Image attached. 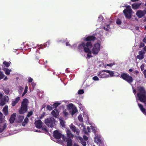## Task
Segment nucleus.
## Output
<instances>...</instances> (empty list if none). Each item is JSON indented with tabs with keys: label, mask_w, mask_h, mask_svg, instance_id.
Returning <instances> with one entry per match:
<instances>
[{
	"label": "nucleus",
	"mask_w": 146,
	"mask_h": 146,
	"mask_svg": "<svg viewBox=\"0 0 146 146\" xmlns=\"http://www.w3.org/2000/svg\"><path fill=\"white\" fill-rule=\"evenodd\" d=\"M138 92L137 94L139 100L141 102L144 103L146 106V91L145 88L141 86L137 88Z\"/></svg>",
	"instance_id": "obj_1"
},
{
	"label": "nucleus",
	"mask_w": 146,
	"mask_h": 146,
	"mask_svg": "<svg viewBox=\"0 0 146 146\" xmlns=\"http://www.w3.org/2000/svg\"><path fill=\"white\" fill-rule=\"evenodd\" d=\"M92 46V43L90 42H87L86 44L84 42H82L79 44L78 46V49L82 50L84 48V50L85 52L87 53V56L88 58L91 57L92 56L90 55L92 54V52L89 49V48H91Z\"/></svg>",
	"instance_id": "obj_2"
},
{
	"label": "nucleus",
	"mask_w": 146,
	"mask_h": 146,
	"mask_svg": "<svg viewBox=\"0 0 146 146\" xmlns=\"http://www.w3.org/2000/svg\"><path fill=\"white\" fill-rule=\"evenodd\" d=\"M28 103L29 101L27 99L25 98L23 100L21 103V108L19 110L20 114H24L27 111Z\"/></svg>",
	"instance_id": "obj_3"
},
{
	"label": "nucleus",
	"mask_w": 146,
	"mask_h": 146,
	"mask_svg": "<svg viewBox=\"0 0 146 146\" xmlns=\"http://www.w3.org/2000/svg\"><path fill=\"white\" fill-rule=\"evenodd\" d=\"M120 78L129 84L132 83L133 81L132 77L127 73H123L121 74Z\"/></svg>",
	"instance_id": "obj_4"
},
{
	"label": "nucleus",
	"mask_w": 146,
	"mask_h": 146,
	"mask_svg": "<svg viewBox=\"0 0 146 146\" xmlns=\"http://www.w3.org/2000/svg\"><path fill=\"white\" fill-rule=\"evenodd\" d=\"M132 12V10L129 5L127 6L126 9H125L123 11L126 18L128 19H130L131 18Z\"/></svg>",
	"instance_id": "obj_5"
},
{
	"label": "nucleus",
	"mask_w": 146,
	"mask_h": 146,
	"mask_svg": "<svg viewBox=\"0 0 146 146\" xmlns=\"http://www.w3.org/2000/svg\"><path fill=\"white\" fill-rule=\"evenodd\" d=\"M55 121L54 118L51 117L46 119L44 121V123L48 126L52 128L54 125Z\"/></svg>",
	"instance_id": "obj_6"
},
{
	"label": "nucleus",
	"mask_w": 146,
	"mask_h": 146,
	"mask_svg": "<svg viewBox=\"0 0 146 146\" xmlns=\"http://www.w3.org/2000/svg\"><path fill=\"white\" fill-rule=\"evenodd\" d=\"M100 50V44L98 43L95 44L92 49V53L97 54Z\"/></svg>",
	"instance_id": "obj_7"
},
{
	"label": "nucleus",
	"mask_w": 146,
	"mask_h": 146,
	"mask_svg": "<svg viewBox=\"0 0 146 146\" xmlns=\"http://www.w3.org/2000/svg\"><path fill=\"white\" fill-rule=\"evenodd\" d=\"M63 136L64 135H62L57 130L54 131L53 132V136L56 139H59L61 137L62 138Z\"/></svg>",
	"instance_id": "obj_8"
},
{
	"label": "nucleus",
	"mask_w": 146,
	"mask_h": 146,
	"mask_svg": "<svg viewBox=\"0 0 146 146\" xmlns=\"http://www.w3.org/2000/svg\"><path fill=\"white\" fill-rule=\"evenodd\" d=\"M70 128L72 131L76 133L77 135H79L80 134V131L79 129L76 128V126L73 125L72 123H71L70 126Z\"/></svg>",
	"instance_id": "obj_9"
},
{
	"label": "nucleus",
	"mask_w": 146,
	"mask_h": 146,
	"mask_svg": "<svg viewBox=\"0 0 146 146\" xmlns=\"http://www.w3.org/2000/svg\"><path fill=\"white\" fill-rule=\"evenodd\" d=\"M146 14V11H142L139 10L137 11L136 13V15L139 18H141L143 17Z\"/></svg>",
	"instance_id": "obj_10"
},
{
	"label": "nucleus",
	"mask_w": 146,
	"mask_h": 146,
	"mask_svg": "<svg viewBox=\"0 0 146 146\" xmlns=\"http://www.w3.org/2000/svg\"><path fill=\"white\" fill-rule=\"evenodd\" d=\"M62 139L64 141L67 142V146H72V140L70 138H66V137L63 136Z\"/></svg>",
	"instance_id": "obj_11"
},
{
	"label": "nucleus",
	"mask_w": 146,
	"mask_h": 146,
	"mask_svg": "<svg viewBox=\"0 0 146 146\" xmlns=\"http://www.w3.org/2000/svg\"><path fill=\"white\" fill-rule=\"evenodd\" d=\"M139 54L137 56V58L140 60L143 59L144 57L145 52L143 50L139 51L138 52Z\"/></svg>",
	"instance_id": "obj_12"
},
{
	"label": "nucleus",
	"mask_w": 146,
	"mask_h": 146,
	"mask_svg": "<svg viewBox=\"0 0 146 146\" xmlns=\"http://www.w3.org/2000/svg\"><path fill=\"white\" fill-rule=\"evenodd\" d=\"M96 38V37L94 36H88L84 38V40L86 41H94Z\"/></svg>",
	"instance_id": "obj_13"
},
{
	"label": "nucleus",
	"mask_w": 146,
	"mask_h": 146,
	"mask_svg": "<svg viewBox=\"0 0 146 146\" xmlns=\"http://www.w3.org/2000/svg\"><path fill=\"white\" fill-rule=\"evenodd\" d=\"M104 72L105 71H104L102 70L101 72H99L97 75L100 78H106L109 77V75H107Z\"/></svg>",
	"instance_id": "obj_14"
},
{
	"label": "nucleus",
	"mask_w": 146,
	"mask_h": 146,
	"mask_svg": "<svg viewBox=\"0 0 146 146\" xmlns=\"http://www.w3.org/2000/svg\"><path fill=\"white\" fill-rule=\"evenodd\" d=\"M42 122L40 120H38L36 121L35 122V125L36 127L38 129H40L42 128Z\"/></svg>",
	"instance_id": "obj_15"
},
{
	"label": "nucleus",
	"mask_w": 146,
	"mask_h": 146,
	"mask_svg": "<svg viewBox=\"0 0 146 146\" xmlns=\"http://www.w3.org/2000/svg\"><path fill=\"white\" fill-rule=\"evenodd\" d=\"M51 114L53 117H57L59 115V112L58 110L56 109H55L54 110L52 111L51 112Z\"/></svg>",
	"instance_id": "obj_16"
},
{
	"label": "nucleus",
	"mask_w": 146,
	"mask_h": 146,
	"mask_svg": "<svg viewBox=\"0 0 146 146\" xmlns=\"http://www.w3.org/2000/svg\"><path fill=\"white\" fill-rule=\"evenodd\" d=\"M94 140V142L97 143V144H100L102 143L100 136L96 134L95 135Z\"/></svg>",
	"instance_id": "obj_17"
},
{
	"label": "nucleus",
	"mask_w": 146,
	"mask_h": 146,
	"mask_svg": "<svg viewBox=\"0 0 146 146\" xmlns=\"http://www.w3.org/2000/svg\"><path fill=\"white\" fill-rule=\"evenodd\" d=\"M141 5V3L137 2L132 4V7L134 9H138Z\"/></svg>",
	"instance_id": "obj_18"
},
{
	"label": "nucleus",
	"mask_w": 146,
	"mask_h": 146,
	"mask_svg": "<svg viewBox=\"0 0 146 146\" xmlns=\"http://www.w3.org/2000/svg\"><path fill=\"white\" fill-rule=\"evenodd\" d=\"M16 117V113H14L11 115L9 119V121L11 123H13L15 120Z\"/></svg>",
	"instance_id": "obj_19"
},
{
	"label": "nucleus",
	"mask_w": 146,
	"mask_h": 146,
	"mask_svg": "<svg viewBox=\"0 0 146 146\" xmlns=\"http://www.w3.org/2000/svg\"><path fill=\"white\" fill-rule=\"evenodd\" d=\"M138 104L141 111L146 115V110L143 108V106L141 104L138 103Z\"/></svg>",
	"instance_id": "obj_20"
},
{
	"label": "nucleus",
	"mask_w": 146,
	"mask_h": 146,
	"mask_svg": "<svg viewBox=\"0 0 146 146\" xmlns=\"http://www.w3.org/2000/svg\"><path fill=\"white\" fill-rule=\"evenodd\" d=\"M66 134L67 135V137H66V138H72L73 137V135L71 131L69 130H67L66 131Z\"/></svg>",
	"instance_id": "obj_21"
},
{
	"label": "nucleus",
	"mask_w": 146,
	"mask_h": 146,
	"mask_svg": "<svg viewBox=\"0 0 146 146\" xmlns=\"http://www.w3.org/2000/svg\"><path fill=\"white\" fill-rule=\"evenodd\" d=\"M3 112L5 115H7L8 114V106H5L3 109Z\"/></svg>",
	"instance_id": "obj_22"
},
{
	"label": "nucleus",
	"mask_w": 146,
	"mask_h": 146,
	"mask_svg": "<svg viewBox=\"0 0 146 146\" xmlns=\"http://www.w3.org/2000/svg\"><path fill=\"white\" fill-rule=\"evenodd\" d=\"M78 112V110L75 107L72 108L71 110H70V112L72 115H73L75 113Z\"/></svg>",
	"instance_id": "obj_23"
},
{
	"label": "nucleus",
	"mask_w": 146,
	"mask_h": 146,
	"mask_svg": "<svg viewBox=\"0 0 146 146\" xmlns=\"http://www.w3.org/2000/svg\"><path fill=\"white\" fill-rule=\"evenodd\" d=\"M7 127L6 123H4L3 125H0V133L2 132Z\"/></svg>",
	"instance_id": "obj_24"
},
{
	"label": "nucleus",
	"mask_w": 146,
	"mask_h": 146,
	"mask_svg": "<svg viewBox=\"0 0 146 146\" xmlns=\"http://www.w3.org/2000/svg\"><path fill=\"white\" fill-rule=\"evenodd\" d=\"M20 99V98L19 97H18L16 98L15 100L12 102V105L13 106H15L16 104L18 102Z\"/></svg>",
	"instance_id": "obj_25"
},
{
	"label": "nucleus",
	"mask_w": 146,
	"mask_h": 146,
	"mask_svg": "<svg viewBox=\"0 0 146 146\" xmlns=\"http://www.w3.org/2000/svg\"><path fill=\"white\" fill-rule=\"evenodd\" d=\"M24 119V117L21 115L17 116V122L18 123H21L22 122Z\"/></svg>",
	"instance_id": "obj_26"
},
{
	"label": "nucleus",
	"mask_w": 146,
	"mask_h": 146,
	"mask_svg": "<svg viewBox=\"0 0 146 146\" xmlns=\"http://www.w3.org/2000/svg\"><path fill=\"white\" fill-rule=\"evenodd\" d=\"M104 71H105L106 72L109 73L110 74V76L111 77L113 76H114V73L113 71L108 70H104Z\"/></svg>",
	"instance_id": "obj_27"
},
{
	"label": "nucleus",
	"mask_w": 146,
	"mask_h": 146,
	"mask_svg": "<svg viewBox=\"0 0 146 146\" xmlns=\"http://www.w3.org/2000/svg\"><path fill=\"white\" fill-rule=\"evenodd\" d=\"M4 71L5 72V74L7 75H9L10 74V72L11 71V70H9L7 68H4L3 69Z\"/></svg>",
	"instance_id": "obj_28"
},
{
	"label": "nucleus",
	"mask_w": 146,
	"mask_h": 146,
	"mask_svg": "<svg viewBox=\"0 0 146 146\" xmlns=\"http://www.w3.org/2000/svg\"><path fill=\"white\" fill-rule=\"evenodd\" d=\"M29 119L27 117H26L24 120V121L22 123V125L23 126L25 125L28 122Z\"/></svg>",
	"instance_id": "obj_29"
},
{
	"label": "nucleus",
	"mask_w": 146,
	"mask_h": 146,
	"mask_svg": "<svg viewBox=\"0 0 146 146\" xmlns=\"http://www.w3.org/2000/svg\"><path fill=\"white\" fill-rule=\"evenodd\" d=\"M3 90L4 91L5 93L7 95L9 94L10 90L9 88H4L3 89Z\"/></svg>",
	"instance_id": "obj_30"
},
{
	"label": "nucleus",
	"mask_w": 146,
	"mask_h": 146,
	"mask_svg": "<svg viewBox=\"0 0 146 146\" xmlns=\"http://www.w3.org/2000/svg\"><path fill=\"white\" fill-rule=\"evenodd\" d=\"M4 118L3 114L0 112V123H2L3 121Z\"/></svg>",
	"instance_id": "obj_31"
},
{
	"label": "nucleus",
	"mask_w": 146,
	"mask_h": 146,
	"mask_svg": "<svg viewBox=\"0 0 146 146\" xmlns=\"http://www.w3.org/2000/svg\"><path fill=\"white\" fill-rule=\"evenodd\" d=\"M3 63L6 67H8L10 66L11 62H8L5 61L3 62Z\"/></svg>",
	"instance_id": "obj_32"
},
{
	"label": "nucleus",
	"mask_w": 146,
	"mask_h": 146,
	"mask_svg": "<svg viewBox=\"0 0 146 146\" xmlns=\"http://www.w3.org/2000/svg\"><path fill=\"white\" fill-rule=\"evenodd\" d=\"M60 103L56 102L54 103L53 105H51L53 106V108H56L58 106L60 105Z\"/></svg>",
	"instance_id": "obj_33"
},
{
	"label": "nucleus",
	"mask_w": 146,
	"mask_h": 146,
	"mask_svg": "<svg viewBox=\"0 0 146 146\" xmlns=\"http://www.w3.org/2000/svg\"><path fill=\"white\" fill-rule=\"evenodd\" d=\"M6 98H4L2 100L0 101V104L2 106H3L5 104Z\"/></svg>",
	"instance_id": "obj_34"
},
{
	"label": "nucleus",
	"mask_w": 146,
	"mask_h": 146,
	"mask_svg": "<svg viewBox=\"0 0 146 146\" xmlns=\"http://www.w3.org/2000/svg\"><path fill=\"white\" fill-rule=\"evenodd\" d=\"M60 123L61 126L64 127L65 126V122L62 119L60 120Z\"/></svg>",
	"instance_id": "obj_35"
},
{
	"label": "nucleus",
	"mask_w": 146,
	"mask_h": 146,
	"mask_svg": "<svg viewBox=\"0 0 146 146\" xmlns=\"http://www.w3.org/2000/svg\"><path fill=\"white\" fill-rule=\"evenodd\" d=\"M33 114V111H30L28 112V114L27 115V116L28 117H29Z\"/></svg>",
	"instance_id": "obj_36"
},
{
	"label": "nucleus",
	"mask_w": 146,
	"mask_h": 146,
	"mask_svg": "<svg viewBox=\"0 0 146 146\" xmlns=\"http://www.w3.org/2000/svg\"><path fill=\"white\" fill-rule=\"evenodd\" d=\"M82 130L83 132L85 134L88 135V132L86 131V128L85 127V126H83V129Z\"/></svg>",
	"instance_id": "obj_37"
},
{
	"label": "nucleus",
	"mask_w": 146,
	"mask_h": 146,
	"mask_svg": "<svg viewBox=\"0 0 146 146\" xmlns=\"http://www.w3.org/2000/svg\"><path fill=\"white\" fill-rule=\"evenodd\" d=\"M46 108L47 110L50 111V110H52L53 109V107L50 106V105H48L47 106Z\"/></svg>",
	"instance_id": "obj_38"
},
{
	"label": "nucleus",
	"mask_w": 146,
	"mask_h": 146,
	"mask_svg": "<svg viewBox=\"0 0 146 146\" xmlns=\"http://www.w3.org/2000/svg\"><path fill=\"white\" fill-rule=\"evenodd\" d=\"M42 129L43 130L45 133H48V131L47 129V128L46 127H42Z\"/></svg>",
	"instance_id": "obj_39"
},
{
	"label": "nucleus",
	"mask_w": 146,
	"mask_h": 146,
	"mask_svg": "<svg viewBox=\"0 0 146 146\" xmlns=\"http://www.w3.org/2000/svg\"><path fill=\"white\" fill-rule=\"evenodd\" d=\"M116 23L118 25H120L121 24V20L119 19L117 20Z\"/></svg>",
	"instance_id": "obj_40"
},
{
	"label": "nucleus",
	"mask_w": 146,
	"mask_h": 146,
	"mask_svg": "<svg viewBox=\"0 0 146 146\" xmlns=\"http://www.w3.org/2000/svg\"><path fill=\"white\" fill-rule=\"evenodd\" d=\"M4 76L5 75L3 74V73L0 71V80L2 79Z\"/></svg>",
	"instance_id": "obj_41"
},
{
	"label": "nucleus",
	"mask_w": 146,
	"mask_h": 146,
	"mask_svg": "<svg viewBox=\"0 0 146 146\" xmlns=\"http://www.w3.org/2000/svg\"><path fill=\"white\" fill-rule=\"evenodd\" d=\"M78 94H81L84 93V91L83 90H78Z\"/></svg>",
	"instance_id": "obj_42"
},
{
	"label": "nucleus",
	"mask_w": 146,
	"mask_h": 146,
	"mask_svg": "<svg viewBox=\"0 0 146 146\" xmlns=\"http://www.w3.org/2000/svg\"><path fill=\"white\" fill-rule=\"evenodd\" d=\"M78 118L80 121L82 122L83 121V118L81 115H79L78 117Z\"/></svg>",
	"instance_id": "obj_43"
},
{
	"label": "nucleus",
	"mask_w": 146,
	"mask_h": 146,
	"mask_svg": "<svg viewBox=\"0 0 146 146\" xmlns=\"http://www.w3.org/2000/svg\"><path fill=\"white\" fill-rule=\"evenodd\" d=\"M92 79L93 80L95 81H98L99 80V78L96 76L94 77Z\"/></svg>",
	"instance_id": "obj_44"
},
{
	"label": "nucleus",
	"mask_w": 146,
	"mask_h": 146,
	"mask_svg": "<svg viewBox=\"0 0 146 146\" xmlns=\"http://www.w3.org/2000/svg\"><path fill=\"white\" fill-rule=\"evenodd\" d=\"M92 129V131L94 133H96V130L95 129L94 127L92 126H91Z\"/></svg>",
	"instance_id": "obj_45"
},
{
	"label": "nucleus",
	"mask_w": 146,
	"mask_h": 146,
	"mask_svg": "<svg viewBox=\"0 0 146 146\" xmlns=\"http://www.w3.org/2000/svg\"><path fill=\"white\" fill-rule=\"evenodd\" d=\"M63 113L64 114V115L65 117H66L68 114V113L66 112V111H63Z\"/></svg>",
	"instance_id": "obj_46"
},
{
	"label": "nucleus",
	"mask_w": 146,
	"mask_h": 146,
	"mask_svg": "<svg viewBox=\"0 0 146 146\" xmlns=\"http://www.w3.org/2000/svg\"><path fill=\"white\" fill-rule=\"evenodd\" d=\"M144 65L143 64L140 66V68L141 71H143L144 69Z\"/></svg>",
	"instance_id": "obj_47"
},
{
	"label": "nucleus",
	"mask_w": 146,
	"mask_h": 146,
	"mask_svg": "<svg viewBox=\"0 0 146 146\" xmlns=\"http://www.w3.org/2000/svg\"><path fill=\"white\" fill-rule=\"evenodd\" d=\"M33 79L30 77H29L28 78V82L29 83H31L32 82Z\"/></svg>",
	"instance_id": "obj_48"
},
{
	"label": "nucleus",
	"mask_w": 146,
	"mask_h": 146,
	"mask_svg": "<svg viewBox=\"0 0 146 146\" xmlns=\"http://www.w3.org/2000/svg\"><path fill=\"white\" fill-rule=\"evenodd\" d=\"M115 64L114 63H110V64H106V66H109L110 67H111L113 66V65H114Z\"/></svg>",
	"instance_id": "obj_49"
},
{
	"label": "nucleus",
	"mask_w": 146,
	"mask_h": 146,
	"mask_svg": "<svg viewBox=\"0 0 146 146\" xmlns=\"http://www.w3.org/2000/svg\"><path fill=\"white\" fill-rule=\"evenodd\" d=\"M81 143L83 146H86V142L85 141H83L81 142Z\"/></svg>",
	"instance_id": "obj_50"
},
{
	"label": "nucleus",
	"mask_w": 146,
	"mask_h": 146,
	"mask_svg": "<svg viewBox=\"0 0 146 146\" xmlns=\"http://www.w3.org/2000/svg\"><path fill=\"white\" fill-rule=\"evenodd\" d=\"M78 139L80 140L81 142H82L83 141L82 138L79 136L78 137Z\"/></svg>",
	"instance_id": "obj_51"
},
{
	"label": "nucleus",
	"mask_w": 146,
	"mask_h": 146,
	"mask_svg": "<svg viewBox=\"0 0 146 146\" xmlns=\"http://www.w3.org/2000/svg\"><path fill=\"white\" fill-rule=\"evenodd\" d=\"M45 114V113L44 112H43L42 114L40 116V119H42L44 116Z\"/></svg>",
	"instance_id": "obj_52"
},
{
	"label": "nucleus",
	"mask_w": 146,
	"mask_h": 146,
	"mask_svg": "<svg viewBox=\"0 0 146 146\" xmlns=\"http://www.w3.org/2000/svg\"><path fill=\"white\" fill-rule=\"evenodd\" d=\"M145 46L144 44L143 43H141L139 46V48H141Z\"/></svg>",
	"instance_id": "obj_53"
},
{
	"label": "nucleus",
	"mask_w": 146,
	"mask_h": 146,
	"mask_svg": "<svg viewBox=\"0 0 146 146\" xmlns=\"http://www.w3.org/2000/svg\"><path fill=\"white\" fill-rule=\"evenodd\" d=\"M83 138L85 141L87 140L88 139V137L85 135L83 136Z\"/></svg>",
	"instance_id": "obj_54"
},
{
	"label": "nucleus",
	"mask_w": 146,
	"mask_h": 146,
	"mask_svg": "<svg viewBox=\"0 0 146 146\" xmlns=\"http://www.w3.org/2000/svg\"><path fill=\"white\" fill-rule=\"evenodd\" d=\"M143 74L144 75L145 78H146V70H144Z\"/></svg>",
	"instance_id": "obj_55"
},
{
	"label": "nucleus",
	"mask_w": 146,
	"mask_h": 146,
	"mask_svg": "<svg viewBox=\"0 0 146 146\" xmlns=\"http://www.w3.org/2000/svg\"><path fill=\"white\" fill-rule=\"evenodd\" d=\"M143 42L146 43V36H145V37L143 38Z\"/></svg>",
	"instance_id": "obj_56"
},
{
	"label": "nucleus",
	"mask_w": 146,
	"mask_h": 146,
	"mask_svg": "<svg viewBox=\"0 0 146 146\" xmlns=\"http://www.w3.org/2000/svg\"><path fill=\"white\" fill-rule=\"evenodd\" d=\"M139 72L138 70H137L134 71L133 72V73H134L135 74H136L137 75L138 74H139Z\"/></svg>",
	"instance_id": "obj_57"
},
{
	"label": "nucleus",
	"mask_w": 146,
	"mask_h": 146,
	"mask_svg": "<svg viewBox=\"0 0 146 146\" xmlns=\"http://www.w3.org/2000/svg\"><path fill=\"white\" fill-rule=\"evenodd\" d=\"M69 108L71 109V108L73 106V104H70L69 105Z\"/></svg>",
	"instance_id": "obj_58"
},
{
	"label": "nucleus",
	"mask_w": 146,
	"mask_h": 146,
	"mask_svg": "<svg viewBox=\"0 0 146 146\" xmlns=\"http://www.w3.org/2000/svg\"><path fill=\"white\" fill-rule=\"evenodd\" d=\"M87 129L89 132H90V128L89 126H88L87 127Z\"/></svg>",
	"instance_id": "obj_59"
},
{
	"label": "nucleus",
	"mask_w": 146,
	"mask_h": 146,
	"mask_svg": "<svg viewBox=\"0 0 146 146\" xmlns=\"http://www.w3.org/2000/svg\"><path fill=\"white\" fill-rule=\"evenodd\" d=\"M28 86H25L24 91L27 92Z\"/></svg>",
	"instance_id": "obj_60"
},
{
	"label": "nucleus",
	"mask_w": 146,
	"mask_h": 146,
	"mask_svg": "<svg viewBox=\"0 0 146 146\" xmlns=\"http://www.w3.org/2000/svg\"><path fill=\"white\" fill-rule=\"evenodd\" d=\"M31 84L33 86H35L36 85V83L34 82H32Z\"/></svg>",
	"instance_id": "obj_61"
},
{
	"label": "nucleus",
	"mask_w": 146,
	"mask_h": 146,
	"mask_svg": "<svg viewBox=\"0 0 146 146\" xmlns=\"http://www.w3.org/2000/svg\"><path fill=\"white\" fill-rule=\"evenodd\" d=\"M139 0H131V1L132 2H134L135 1H139Z\"/></svg>",
	"instance_id": "obj_62"
},
{
	"label": "nucleus",
	"mask_w": 146,
	"mask_h": 146,
	"mask_svg": "<svg viewBox=\"0 0 146 146\" xmlns=\"http://www.w3.org/2000/svg\"><path fill=\"white\" fill-rule=\"evenodd\" d=\"M143 50L146 51V46H145L143 48Z\"/></svg>",
	"instance_id": "obj_63"
},
{
	"label": "nucleus",
	"mask_w": 146,
	"mask_h": 146,
	"mask_svg": "<svg viewBox=\"0 0 146 146\" xmlns=\"http://www.w3.org/2000/svg\"><path fill=\"white\" fill-rule=\"evenodd\" d=\"M74 146H79L76 143H74Z\"/></svg>",
	"instance_id": "obj_64"
}]
</instances>
